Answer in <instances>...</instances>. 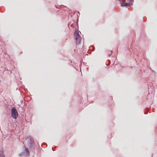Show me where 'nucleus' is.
<instances>
[{
	"mask_svg": "<svg viewBox=\"0 0 157 157\" xmlns=\"http://www.w3.org/2000/svg\"><path fill=\"white\" fill-rule=\"evenodd\" d=\"M52 151H54L53 148L52 147Z\"/></svg>",
	"mask_w": 157,
	"mask_h": 157,
	"instance_id": "nucleus-9",
	"label": "nucleus"
},
{
	"mask_svg": "<svg viewBox=\"0 0 157 157\" xmlns=\"http://www.w3.org/2000/svg\"><path fill=\"white\" fill-rule=\"evenodd\" d=\"M130 2H133L134 0H128Z\"/></svg>",
	"mask_w": 157,
	"mask_h": 157,
	"instance_id": "nucleus-7",
	"label": "nucleus"
},
{
	"mask_svg": "<svg viewBox=\"0 0 157 157\" xmlns=\"http://www.w3.org/2000/svg\"><path fill=\"white\" fill-rule=\"evenodd\" d=\"M22 152L20 153L19 155L21 157H27L29 155V152L28 148H24Z\"/></svg>",
	"mask_w": 157,
	"mask_h": 157,
	"instance_id": "nucleus-2",
	"label": "nucleus"
},
{
	"mask_svg": "<svg viewBox=\"0 0 157 157\" xmlns=\"http://www.w3.org/2000/svg\"><path fill=\"white\" fill-rule=\"evenodd\" d=\"M0 157H5L4 154V149L2 148H0Z\"/></svg>",
	"mask_w": 157,
	"mask_h": 157,
	"instance_id": "nucleus-6",
	"label": "nucleus"
},
{
	"mask_svg": "<svg viewBox=\"0 0 157 157\" xmlns=\"http://www.w3.org/2000/svg\"><path fill=\"white\" fill-rule=\"evenodd\" d=\"M26 139L28 142V144L29 145V147H32L34 146V143L33 140L30 136H27Z\"/></svg>",
	"mask_w": 157,
	"mask_h": 157,
	"instance_id": "nucleus-3",
	"label": "nucleus"
},
{
	"mask_svg": "<svg viewBox=\"0 0 157 157\" xmlns=\"http://www.w3.org/2000/svg\"><path fill=\"white\" fill-rule=\"evenodd\" d=\"M121 6L122 7H128L131 5V3L130 2L127 3V2H121Z\"/></svg>",
	"mask_w": 157,
	"mask_h": 157,
	"instance_id": "nucleus-5",
	"label": "nucleus"
},
{
	"mask_svg": "<svg viewBox=\"0 0 157 157\" xmlns=\"http://www.w3.org/2000/svg\"><path fill=\"white\" fill-rule=\"evenodd\" d=\"M11 116L12 118L15 119H17L18 117V113L16 108L13 107L11 109Z\"/></svg>",
	"mask_w": 157,
	"mask_h": 157,
	"instance_id": "nucleus-1",
	"label": "nucleus"
},
{
	"mask_svg": "<svg viewBox=\"0 0 157 157\" xmlns=\"http://www.w3.org/2000/svg\"><path fill=\"white\" fill-rule=\"evenodd\" d=\"M120 2H122V0H118Z\"/></svg>",
	"mask_w": 157,
	"mask_h": 157,
	"instance_id": "nucleus-8",
	"label": "nucleus"
},
{
	"mask_svg": "<svg viewBox=\"0 0 157 157\" xmlns=\"http://www.w3.org/2000/svg\"><path fill=\"white\" fill-rule=\"evenodd\" d=\"M75 40L77 44H79L80 43L81 38L79 33L78 32H75Z\"/></svg>",
	"mask_w": 157,
	"mask_h": 157,
	"instance_id": "nucleus-4",
	"label": "nucleus"
},
{
	"mask_svg": "<svg viewBox=\"0 0 157 157\" xmlns=\"http://www.w3.org/2000/svg\"><path fill=\"white\" fill-rule=\"evenodd\" d=\"M144 114H147V113H146L145 112H144Z\"/></svg>",
	"mask_w": 157,
	"mask_h": 157,
	"instance_id": "nucleus-10",
	"label": "nucleus"
}]
</instances>
